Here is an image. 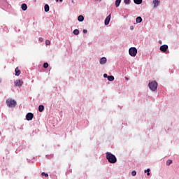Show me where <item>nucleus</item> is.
Returning <instances> with one entry per match:
<instances>
[{
  "instance_id": "obj_4",
  "label": "nucleus",
  "mask_w": 179,
  "mask_h": 179,
  "mask_svg": "<svg viewBox=\"0 0 179 179\" xmlns=\"http://www.w3.org/2000/svg\"><path fill=\"white\" fill-rule=\"evenodd\" d=\"M129 53L131 57H136V54H138V50L136 48H130L129 50Z\"/></svg>"
},
{
  "instance_id": "obj_13",
  "label": "nucleus",
  "mask_w": 179,
  "mask_h": 179,
  "mask_svg": "<svg viewBox=\"0 0 179 179\" xmlns=\"http://www.w3.org/2000/svg\"><path fill=\"white\" fill-rule=\"evenodd\" d=\"M38 111L39 113H43L44 111V106L40 105L38 106Z\"/></svg>"
},
{
  "instance_id": "obj_25",
  "label": "nucleus",
  "mask_w": 179,
  "mask_h": 179,
  "mask_svg": "<svg viewBox=\"0 0 179 179\" xmlns=\"http://www.w3.org/2000/svg\"><path fill=\"white\" fill-rule=\"evenodd\" d=\"M43 68H45V69L48 68V63H44Z\"/></svg>"
},
{
  "instance_id": "obj_28",
  "label": "nucleus",
  "mask_w": 179,
  "mask_h": 179,
  "mask_svg": "<svg viewBox=\"0 0 179 179\" xmlns=\"http://www.w3.org/2000/svg\"><path fill=\"white\" fill-rule=\"evenodd\" d=\"M83 32L84 33V34H86V33H87V31L86 29H83Z\"/></svg>"
},
{
  "instance_id": "obj_11",
  "label": "nucleus",
  "mask_w": 179,
  "mask_h": 179,
  "mask_svg": "<svg viewBox=\"0 0 179 179\" xmlns=\"http://www.w3.org/2000/svg\"><path fill=\"white\" fill-rule=\"evenodd\" d=\"M15 76H19L20 75V70L19 69V67H17L15 70Z\"/></svg>"
},
{
  "instance_id": "obj_19",
  "label": "nucleus",
  "mask_w": 179,
  "mask_h": 179,
  "mask_svg": "<svg viewBox=\"0 0 179 179\" xmlns=\"http://www.w3.org/2000/svg\"><path fill=\"white\" fill-rule=\"evenodd\" d=\"M120 3H121V0H116V1H115L116 8H118V6H120Z\"/></svg>"
},
{
  "instance_id": "obj_1",
  "label": "nucleus",
  "mask_w": 179,
  "mask_h": 179,
  "mask_svg": "<svg viewBox=\"0 0 179 179\" xmlns=\"http://www.w3.org/2000/svg\"><path fill=\"white\" fill-rule=\"evenodd\" d=\"M106 159L109 163H111L112 164H114L115 163H117V157L115 155H113L111 152H106Z\"/></svg>"
},
{
  "instance_id": "obj_26",
  "label": "nucleus",
  "mask_w": 179,
  "mask_h": 179,
  "mask_svg": "<svg viewBox=\"0 0 179 179\" xmlns=\"http://www.w3.org/2000/svg\"><path fill=\"white\" fill-rule=\"evenodd\" d=\"M41 176H45V177H48V173H45L44 172H42Z\"/></svg>"
},
{
  "instance_id": "obj_10",
  "label": "nucleus",
  "mask_w": 179,
  "mask_h": 179,
  "mask_svg": "<svg viewBox=\"0 0 179 179\" xmlns=\"http://www.w3.org/2000/svg\"><path fill=\"white\" fill-rule=\"evenodd\" d=\"M22 85H23V81H22L20 80H17L15 82V86H22Z\"/></svg>"
},
{
  "instance_id": "obj_36",
  "label": "nucleus",
  "mask_w": 179,
  "mask_h": 179,
  "mask_svg": "<svg viewBox=\"0 0 179 179\" xmlns=\"http://www.w3.org/2000/svg\"><path fill=\"white\" fill-rule=\"evenodd\" d=\"M96 1H99V0H96ZM99 1H101V0H99Z\"/></svg>"
},
{
  "instance_id": "obj_8",
  "label": "nucleus",
  "mask_w": 179,
  "mask_h": 179,
  "mask_svg": "<svg viewBox=\"0 0 179 179\" xmlns=\"http://www.w3.org/2000/svg\"><path fill=\"white\" fill-rule=\"evenodd\" d=\"M152 3L154 5V8H157L160 5V1L159 0H153Z\"/></svg>"
},
{
  "instance_id": "obj_30",
  "label": "nucleus",
  "mask_w": 179,
  "mask_h": 179,
  "mask_svg": "<svg viewBox=\"0 0 179 179\" xmlns=\"http://www.w3.org/2000/svg\"><path fill=\"white\" fill-rule=\"evenodd\" d=\"M39 41H43V38H39Z\"/></svg>"
},
{
  "instance_id": "obj_2",
  "label": "nucleus",
  "mask_w": 179,
  "mask_h": 179,
  "mask_svg": "<svg viewBox=\"0 0 179 179\" xmlns=\"http://www.w3.org/2000/svg\"><path fill=\"white\" fill-rule=\"evenodd\" d=\"M8 107H9L10 108H13L15 107H16V105L17 104V103L16 102V101H15L14 99H8L6 101Z\"/></svg>"
},
{
  "instance_id": "obj_18",
  "label": "nucleus",
  "mask_w": 179,
  "mask_h": 179,
  "mask_svg": "<svg viewBox=\"0 0 179 179\" xmlns=\"http://www.w3.org/2000/svg\"><path fill=\"white\" fill-rule=\"evenodd\" d=\"M108 80H109V82H113L114 80V76H108Z\"/></svg>"
},
{
  "instance_id": "obj_16",
  "label": "nucleus",
  "mask_w": 179,
  "mask_h": 179,
  "mask_svg": "<svg viewBox=\"0 0 179 179\" xmlns=\"http://www.w3.org/2000/svg\"><path fill=\"white\" fill-rule=\"evenodd\" d=\"M136 23H141L142 22V17H137L136 19Z\"/></svg>"
},
{
  "instance_id": "obj_24",
  "label": "nucleus",
  "mask_w": 179,
  "mask_h": 179,
  "mask_svg": "<svg viewBox=\"0 0 179 179\" xmlns=\"http://www.w3.org/2000/svg\"><path fill=\"white\" fill-rule=\"evenodd\" d=\"M131 176H133V177H135V176H136V171H133L131 172Z\"/></svg>"
},
{
  "instance_id": "obj_6",
  "label": "nucleus",
  "mask_w": 179,
  "mask_h": 179,
  "mask_svg": "<svg viewBox=\"0 0 179 179\" xmlns=\"http://www.w3.org/2000/svg\"><path fill=\"white\" fill-rule=\"evenodd\" d=\"M34 117V115H33V113H28L26 115V118H27V121H31V120H33Z\"/></svg>"
},
{
  "instance_id": "obj_14",
  "label": "nucleus",
  "mask_w": 179,
  "mask_h": 179,
  "mask_svg": "<svg viewBox=\"0 0 179 179\" xmlns=\"http://www.w3.org/2000/svg\"><path fill=\"white\" fill-rule=\"evenodd\" d=\"M45 12H49L50 11V6L48 4H45L44 6Z\"/></svg>"
},
{
  "instance_id": "obj_15",
  "label": "nucleus",
  "mask_w": 179,
  "mask_h": 179,
  "mask_svg": "<svg viewBox=\"0 0 179 179\" xmlns=\"http://www.w3.org/2000/svg\"><path fill=\"white\" fill-rule=\"evenodd\" d=\"M78 22H83V20H85V17H83V15H79L78 17Z\"/></svg>"
},
{
  "instance_id": "obj_22",
  "label": "nucleus",
  "mask_w": 179,
  "mask_h": 179,
  "mask_svg": "<svg viewBox=\"0 0 179 179\" xmlns=\"http://www.w3.org/2000/svg\"><path fill=\"white\" fill-rule=\"evenodd\" d=\"M124 2L126 5H129V3H131V0H124Z\"/></svg>"
},
{
  "instance_id": "obj_12",
  "label": "nucleus",
  "mask_w": 179,
  "mask_h": 179,
  "mask_svg": "<svg viewBox=\"0 0 179 179\" xmlns=\"http://www.w3.org/2000/svg\"><path fill=\"white\" fill-rule=\"evenodd\" d=\"M21 8L22 9V10H27V4L22 3L21 6Z\"/></svg>"
},
{
  "instance_id": "obj_29",
  "label": "nucleus",
  "mask_w": 179,
  "mask_h": 179,
  "mask_svg": "<svg viewBox=\"0 0 179 179\" xmlns=\"http://www.w3.org/2000/svg\"><path fill=\"white\" fill-rule=\"evenodd\" d=\"M103 78H108V76L107 74H103Z\"/></svg>"
},
{
  "instance_id": "obj_35",
  "label": "nucleus",
  "mask_w": 179,
  "mask_h": 179,
  "mask_svg": "<svg viewBox=\"0 0 179 179\" xmlns=\"http://www.w3.org/2000/svg\"><path fill=\"white\" fill-rule=\"evenodd\" d=\"M1 82H2V80H1V79H0V83H1Z\"/></svg>"
},
{
  "instance_id": "obj_9",
  "label": "nucleus",
  "mask_w": 179,
  "mask_h": 179,
  "mask_svg": "<svg viewBox=\"0 0 179 179\" xmlns=\"http://www.w3.org/2000/svg\"><path fill=\"white\" fill-rule=\"evenodd\" d=\"M106 62H107V58L106 57H102L99 61V63L101 64V65H104V64H106Z\"/></svg>"
},
{
  "instance_id": "obj_33",
  "label": "nucleus",
  "mask_w": 179,
  "mask_h": 179,
  "mask_svg": "<svg viewBox=\"0 0 179 179\" xmlns=\"http://www.w3.org/2000/svg\"><path fill=\"white\" fill-rule=\"evenodd\" d=\"M145 173H148V169H147V170H145Z\"/></svg>"
},
{
  "instance_id": "obj_32",
  "label": "nucleus",
  "mask_w": 179,
  "mask_h": 179,
  "mask_svg": "<svg viewBox=\"0 0 179 179\" xmlns=\"http://www.w3.org/2000/svg\"><path fill=\"white\" fill-rule=\"evenodd\" d=\"M125 79H126V80H128V78L127 77H125Z\"/></svg>"
},
{
  "instance_id": "obj_7",
  "label": "nucleus",
  "mask_w": 179,
  "mask_h": 179,
  "mask_svg": "<svg viewBox=\"0 0 179 179\" xmlns=\"http://www.w3.org/2000/svg\"><path fill=\"white\" fill-rule=\"evenodd\" d=\"M111 20V14H110L108 16L106 17L105 19V25L108 26L110 23V20Z\"/></svg>"
},
{
  "instance_id": "obj_27",
  "label": "nucleus",
  "mask_w": 179,
  "mask_h": 179,
  "mask_svg": "<svg viewBox=\"0 0 179 179\" xmlns=\"http://www.w3.org/2000/svg\"><path fill=\"white\" fill-rule=\"evenodd\" d=\"M147 176H150V169H148Z\"/></svg>"
},
{
  "instance_id": "obj_3",
  "label": "nucleus",
  "mask_w": 179,
  "mask_h": 179,
  "mask_svg": "<svg viewBox=\"0 0 179 179\" xmlns=\"http://www.w3.org/2000/svg\"><path fill=\"white\" fill-rule=\"evenodd\" d=\"M148 86L152 92H155V90H157V83L156 81H152L151 83H149Z\"/></svg>"
},
{
  "instance_id": "obj_17",
  "label": "nucleus",
  "mask_w": 179,
  "mask_h": 179,
  "mask_svg": "<svg viewBox=\"0 0 179 179\" xmlns=\"http://www.w3.org/2000/svg\"><path fill=\"white\" fill-rule=\"evenodd\" d=\"M134 2L136 5H141V3H142V0H134Z\"/></svg>"
},
{
  "instance_id": "obj_31",
  "label": "nucleus",
  "mask_w": 179,
  "mask_h": 179,
  "mask_svg": "<svg viewBox=\"0 0 179 179\" xmlns=\"http://www.w3.org/2000/svg\"><path fill=\"white\" fill-rule=\"evenodd\" d=\"M60 2H62V0H59ZM57 2H58V0H57Z\"/></svg>"
},
{
  "instance_id": "obj_34",
  "label": "nucleus",
  "mask_w": 179,
  "mask_h": 179,
  "mask_svg": "<svg viewBox=\"0 0 179 179\" xmlns=\"http://www.w3.org/2000/svg\"><path fill=\"white\" fill-rule=\"evenodd\" d=\"M131 30L134 29V27H131Z\"/></svg>"
},
{
  "instance_id": "obj_21",
  "label": "nucleus",
  "mask_w": 179,
  "mask_h": 179,
  "mask_svg": "<svg viewBox=\"0 0 179 179\" xmlns=\"http://www.w3.org/2000/svg\"><path fill=\"white\" fill-rule=\"evenodd\" d=\"M171 163H173V160L169 159L168 161H166V166H170Z\"/></svg>"
},
{
  "instance_id": "obj_5",
  "label": "nucleus",
  "mask_w": 179,
  "mask_h": 179,
  "mask_svg": "<svg viewBox=\"0 0 179 179\" xmlns=\"http://www.w3.org/2000/svg\"><path fill=\"white\" fill-rule=\"evenodd\" d=\"M159 50L162 52H166L167 51V50H169V45H161L159 48Z\"/></svg>"
},
{
  "instance_id": "obj_23",
  "label": "nucleus",
  "mask_w": 179,
  "mask_h": 179,
  "mask_svg": "<svg viewBox=\"0 0 179 179\" xmlns=\"http://www.w3.org/2000/svg\"><path fill=\"white\" fill-rule=\"evenodd\" d=\"M45 44H46V45H50L51 44V41H50L49 40H46Z\"/></svg>"
},
{
  "instance_id": "obj_20",
  "label": "nucleus",
  "mask_w": 179,
  "mask_h": 179,
  "mask_svg": "<svg viewBox=\"0 0 179 179\" xmlns=\"http://www.w3.org/2000/svg\"><path fill=\"white\" fill-rule=\"evenodd\" d=\"M73 34H75V36H78L79 34V29H74Z\"/></svg>"
}]
</instances>
